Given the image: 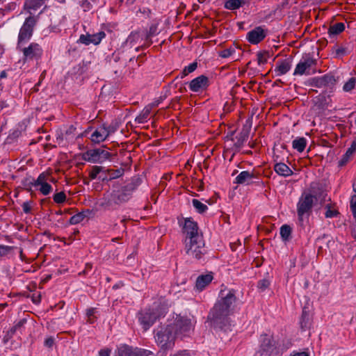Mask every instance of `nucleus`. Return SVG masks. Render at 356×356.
<instances>
[{
  "label": "nucleus",
  "mask_w": 356,
  "mask_h": 356,
  "mask_svg": "<svg viewBox=\"0 0 356 356\" xmlns=\"http://www.w3.org/2000/svg\"><path fill=\"white\" fill-rule=\"evenodd\" d=\"M106 129V133L108 136L115 133L120 127V123L116 120H113L108 125L106 124H102Z\"/></svg>",
  "instance_id": "obj_33"
},
{
  "label": "nucleus",
  "mask_w": 356,
  "mask_h": 356,
  "mask_svg": "<svg viewBox=\"0 0 356 356\" xmlns=\"http://www.w3.org/2000/svg\"><path fill=\"white\" fill-rule=\"evenodd\" d=\"M261 348L263 351L266 353H271L273 349V344L272 341L270 339H264Z\"/></svg>",
  "instance_id": "obj_43"
},
{
  "label": "nucleus",
  "mask_w": 356,
  "mask_h": 356,
  "mask_svg": "<svg viewBox=\"0 0 356 356\" xmlns=\"http://www.w3.org/2000/svg\"><path fill=\"white\" fill-rule=\"evenodd\" d=\"M152 111L151 106H147L141 113L136 118L135 121L139 124H143L147 121V119Z\"/></svg>",
  "instance_id": "obj_30"
},
{
  "label": "nucleus",
  "mask_w": 356,
  "mask_h": 356,
  "mask_svg": "<svg viewBox=\"0 0 356 356\" xmlns=\"http://www.w3.org/2000/svg\"><path fill=\"white\" fill-rule=\"evenodd\" d=\"M45 0H27L24 6L28 9L37 10L44 2Z\"/></svg>",
  "instance_id": "obj_35"
},
{
  "label": "nucleus",
  "mask_w": 356,
  "mask_h": 356,
  "mask_svg": "<svg viewBox=\"0 0 356 356\" xmlns=\"http://www.w3.org/2000/svg\"><path fill=\"white\" fill-rule=\"evenodd\" d=\"M270 285V282L266 279L261 280L257 283V288L260 291H264L266 289L268 288Z\"/></svg>",
  "instance_id": "obj_49"
},
{
  "label": "nucleus",
  "mask_w": 356,
  "mask_h": 356,
  "mask_svg": "<svg viewBox=\"0 0 356 356\" xmlns=\"http://www.w3.org/2000/svg\"><path fill=\"white\" fill-rule=\"evenodd\" d=\"M356 84V78L351 77L349 79V80L345 83V84L343 86V90L345 92H350L351 91L355 86Z\"/></svg>",
  "instance_id": "obj_44"
},
{
  "label": "nucleus",
  "mask_w": 356,
  "mask_h": 356,
  "mask_svg": "<svg viewBox=\"0 0 356 356\" xmlns=\"http://www.w3.org/2000/svg\"><path fill=\"white\" fill-rule=\"evenodd\" d=\"M156 344L160 347L158 356H166L167 351L175 346L176 336L173 327L170 325H161L154 331Z\"/></svg>",
  "instance_id": "obj_2"
},
{
  "label": "nucleus",
  "mask_w": 356,
  "mask_h": 356,
  "mask_svg": "<svg viewBox=\"0 0 356 356\" xmlns=\"http://www.w3.org/2000/svg\"><path fill=\"white\" fill-rule=\"evenodd\" d=\"M189 352L186 350H179L175 354L170 355V356H189Z\"/></svg>",
  "instance_id": "obj_57"
},
{
  "label": "nucleus",
  "mask_w": 356,
  "mask_h": 356,
  "mask_svg": "<svg viewBox=\"0 0 356 356\" xmlns=\"http://www.w3.org/2000/svg\"><path fill=\"white\" fill-rule=\"evenodd\" d=\"M274 170L279 175L286 177L293 175L292 170L284 163H277L274 165Z\"/></svg>",
  "instance_id": "obj_23"
},
{
  "label": "nucleus",
  "mask_w": 356,
  "mask_h": 356,
  "mask_svg": "<svg viewBox=\"0 0 356 356\" xmlns=\"http://www.w3.org/2000/svg\"><path fill=\"white\" fill-rule=\"evenodd\" d=\"M236 298L234 290H221L219 298L211 309L207 319L215 330L227 331L231 326Z\"/></svg>",
  "instance_id": "obj_1"
},
{
  "label": "nucleus",
  "mask_w": 356,
  "mask_h": 356,
  "mask_svg": "<svg viewBox=\"0 0 356 356\" xmlns=\"http://www.w3.org/2000/svg\"><path fill=\"white\" fill-rule=\"evenodd\" d=\"M101 172L106 173V168L102 166L95 165L90 172L89 176L92 179H95Z\"/></svg>",
  "instance_id": "obj_39"
},
{
  "label": "nucleus",
  "mask_w": 356,
  "mask_h": 356,
  "mask_svg": "<svg viewBox=\"0 0 356 356\" xmlns=\"http://www.w3.org/2000/svg\"><path fill=\"white\" fill-rule=\"evenodd\" d=\"M31 204H32V202L31 201H26V202H24L23 204H22V209H23V211L25 213H31Z\"/></svg>",
  "instance_id": "obj_53"
},
{
  "label": "nucleus",
  "mask_w": 356,
  "mask_h": 356,
  "mask_svg": "<svg viewBox=\"0 0 356 356\" xmlns=\"http://www.w3.org/2000/svg\"><path fill=\"white\" fill-rule=\"evenodd\" d=\"M300 327L302 330L309 328L310 325L309 314L305 310L302 311L301 318L300 320Z\"/></svg>",
  "instance_id": "obj_34"
},
{
  "label": "nucleus",
  "mask_w": 356,
  "mask_h": 356,
  "mask_svg": "<svg viewBox=\"0 0 356 356\" xmlns=\"http://www.w3.org/2000/svg\"><path fill=\"white\" fill-rule=\"evenodd\" d=\"M26 322L25 318L20 320L17 323H16L14 326H13L8 331V335L10 337H12L17 332V330H19Z\"/></svg>",
  "instance_id": "obj_41"
},
{
  "label": "nucleus",
  "mask_w": 356,
  "mask_h": 356,
  "mask_svg": "<svg viewBox=\"0 0 356 356\" xmlns=\"http://www.w3.org/2000/svg\"><path fill=\"white\" fill-rule=\"evenodd\" d=\"M107 138L108 136L106 133V129L102 125L100 127L97 128L91 134L90 140H92V142L95 143H99L101 142L104 141Z\"/></svg>",
  "instance_id": "obj_20"
},
{
  "label": "nucleus",
  "mask_w": 356,
  "mask_h": 356,
  "mask_svg": "<svg viewBox=\"0 0 356 356\" xmlns=\"http://www.w3.org/2000/svg\"><path fill=\"white\" fill-rule=\"evenodd\" d=\"M111 350L110 348H103L99 351V356H110Z\"/></svg>",
  "instance_id": "obj_55"
},
{
  "label": "nucleus",
  "mask_w": 356,
  "mask_h": 356,
  "mask_svg": "<svg viewBox=\"0 0 356 356\" xmlns=\"http://www.w3.org/2000/svg\"><path fill=\"white\" fill-rule=\"evenodd\" d=\"M290 356H309V354L306 352L293 353Z\"/></svg>",
  "instance_id": "obj_61"
},
{
  "label": "nucleus",
  "mask_w": 356,
  "mask_h": 356,
  "mask_svg": "<svg viewBox=\"0 0 356 356\" xmlns=\"http://www.w3.org/2000/svg\"><path fill=\"white\" fill-rule=\"evenodd\" d=\"M257 63L259 65H264L267 63L268 59L270 58L268 51H259L257 53Z\"/></svg>",
  "instance_id": "obj_40"
},
{
  "label": "nucleus",
  "mask_w": 356,
  "mask_h": 356,
  "mask_svg": "<svg viewBox=\"0 0 356 356\" xmlns=\"http://www.w3.org/2000/svg\"><path fill=\"white\" fill-rule=\"evenodd\" d=\"M213 280L211 273L201 275L197 277L195 283V287L199 291H202L207 285H209Z\"/></svg>",
  "instance_id": "obj_21"
},
{
  "label": "nucleus",
  "mask_w": 356,
  "mask_h": 356,
  "mask_svg": "<svg viewBox=\"0 0 356 356\" xmlns=\"http://www.w3.org/2000/svg\"><path fill=\"white\" fill-rule=\"evenodd\" d=\"M209 85L207 76L201 75L193 79L189 83V88L193 92H199L205 89Z\"/></svg>",
  "instance_id": "obj_18"
},
{
  "label": "nucleus",
  "mask_w": 356,
  "mask_h": 356,
  "mask_svg": "<svg viewBox=\"0 0 356 356\" xmlns=\"http://www.w3.org/2000/svg\"><path fill=\"white\" fill-rule=\"evenodd\" d=\"M291 234V228L288 225H284L280 228V235L283 241H289Z\"/></svg>",
  "instance_id": "obj_36"
},
{
  "label": "nucleus",
  "mask_w": 356,
  "mask_h": 356,
  "mask_svg": "<svg viewBox=\"0 0 356 356\" xmlns=\"http://www.w3.org/2000/svg\"><path fill=\"white\" fill-rule=\"evenodd\" d=\"M36 20L33 17H29L26 19L24 24L19 30L18 35L17 48H21L22 46L27 42L31 38L35 26Z\"/></svg>",
  "instance_id": "obj_9"
},
{
  "label": "nucleus",
  "mask_w": 356,
  "mask_h": 356,
  "mask_svg": "<svg viewBox=\"0 0 356 356\" xmlns=\"http://www.w3.org/2000/svg\"><path fill=\"white\" fill-rule=\"evenodd\" d=\"M152 353L149 350L140 348H134L124 344L118 348L115 356H149Z\"/></svg>",
  "instance_id": "obj_11"
},
{
  "label": "nucleus",
  "mask_w": 356,
  "mask_h": 356,
  "mask_svg": "<svg viewBox=\"0 0 356 356\" xmlns=\"http://www.w3.org/2000/svg\"><path fill=\"white\" fill-rule=\"evenodd\" d=\"M258 179V176L254 172L242 171L235 178L234 183L240 185H250Z\"/></svg>",
  "instance_id": "obj_16"
},
{
  "label": "nucleus",
  "mask_w": 356,
  "mask_h": 356,
  "mask_svg": "<svg viewBox=\"0 0 356 356\" xmlns=\"http://www.w3.org/2000/svg\"><path fill=\"white\" fill-rule=\"evenodd\" d=\"M150 45H151V44H149V43H148L147 42L145 41V42H144L143 44H141V45H140V46H138V47H136L135 48V51H136V52H138V51H140V50L145 49H147V47H149Z\"/></svg>",
  "instance_id": "obj_58"
},
{
  "label": "nucleus",
  "mask_w": 356,
  "mask_h": 356,
  "mask_svg": "<svg viewBox=\"0 0 356 356\" xmlns=\"http://www.w3.org/2000/svg\"><path fill=\"white\" fill-rule=\"evenodd\" d=\"M54 339L52 337L47 338L44 341V345L49 348L51 347L54 345Z\"/></svg>",
  "instance_id": "obj_59"
},
{
  "label": "nucleus",
  "mask_w": 356,
  "mask_h": 356,
  "mask_svg": "<svg viewBox=\"0 0 356 356\" xmlns=\"http://www.w3.org/2000/svg\"><path fill=\"white\" fill-rule=\"evenodd\" d=\"M142 40H145L144 31L141 30L134 31L128 35L124 44L131 48Z\"/></svg>",
  "instance_id": "obj_19"
},
{
  "label": "nucleus",
  "mask_w": 356,
  "mask_h": 356,
  "mask_svg": "<svg viewBox=\"0 0 356 356\" xmlns=\"http://www.w3.org/2000/svg\"><path fill=\"white\" fill-rule=\"evenodd\" d=\"M91 213V211L87 209L84 211L79 212L74 216H72L70 219V223L71 225H76L83 220L85 218L88 216V215Z\"/></svg>",
  "instance_id": "obj_27"
},
{
  "label": "nucleus",
  "mask_w": 356,
  "mask_h": 356,
  "mask_svg": "<svg viewBox=\"0 0 356 356\" xmlns=\"http://www.w3.org/2000/svg\"><path fill=\"white\" fill-rule=\"evenodd\" d=\"M39 186H40V188H39V191L44 195H49L52 190L51 186L49 184H48L47 182L43 183Z\"/></svg>",
  "instance_id": "obj_45"
},
{
  "label": "nucleus",
  "mask_w": 356,
  "mask_h": 356,
  "mask_svg": "<svg viewBox=\"0 0 356 356\" xmlns=\"http://www.w3.org/2000/svg\"><path fill=\"white\" fill-rule=\"evenodd\" d=\"M91 6L90 3L88 0L81 1V7L83 8L84 11L90 10Z\"/></svg>",
  "instance_id": "obj_56"
},
{
  "label": "nucleus",
  "mask_w": 356,
  "mask_h": 356,
  "mask_svg": "<svg viewBox=\"0 0 356 356\" xmlns=\"http://www.w3.org/2000/svg\"><path fill=\"white\" fill-rule=\"evenodd\" d=\"M110 156L111 154L108 151L101 148H96L87 150L83 154L82 158L88 162L101 163Z\"/></svg>",
  "instance_id": "obj_10"
},
{
  "label": "nucleus",
  "mask_w": 356,
  "mask_h": 356,
  "mask_svg": "<svg viewBox=\"0 0 356 356\" xmlns=\"http://www.w3.org/2000/svg\"><path fill=\"white\" fill-rule=\"evenodd\" d=\"M356 150V138L351 143L350 147L347 149L345 154L343 155L341 159L339 161V165L340 166H343L345 165L350 158V156L355 152Z\"/></svg>",
  "instance_id": "obj_26"
},
{
  "label": "nucleus",
  "mask_w": 356,
  "mask_h": 356,
  "mask_svg": "<svg viewBox=\"0 0 356 356\" xmlns=\"http://www.w3.org/2000/svg\"><path fill=\"white\" fill-rule=\"evenodd\" d=\"M75 128L73 126H71L69 127V129L65 131L66 136H70L73 134V132L75 131Z\"/></svg>",
  "instance_id": "obj_62"
},
{
  "label": "nucleus",
  "mask_w": 356,
  "mask_h": 356,
  "mask_svg": "<svg viewBox=\"0 0 356 356\" xmlns=\"http://www.w3.org/2000/svg\"><path fill=\"white\" fill-rule=\"evenodd\" d=\"M317 60L309 54L303 56L299 63L297 64L293 75H310L316 72V65Z\"/></svg>",
  "instance_id": "obj_7"
},
{
  "label": "nucleus",
  "mask_w": 356,
  "mask_h": 356,
  "mask_svg": "<svg viewBox=\"0 0 356 356\" xmlns=\"http://www.w3.org/2000/svg\"><path fill=\"white\" fill-rule=\"evenodd\" d=\"M46 178H47V175H45L44 172H42L41 173L38 177L35 179V186H38L39 185L43 184V183H46Z\"/></svg>",
  "instance_id": "obj_51"
},
{
  "label": "nucleus",
  "mask_w": 356,
  "mask_h": 356,
  "mask_svg": "<svg viewBox=\"0 0 356 356\" xmlns=\"http://www.w3.org/2000/svg\"><path fill=\"white\" fill-rule=\"evenodd\" d=\"M159 305H154L152 308L142 311L138 314V320L145 331L147 330L156 321L163 315Z\"/></svg>",
  "instance_id": "obj_4"
},
{
  "label": "nucleus",
  "mask_w": 356,
  "mask_h": 356,
  "mask_svg": "<svg viewBox=\"0 0 356 356\" xmlns=\"http://www.w3.org/2000/svg\"><path fill=\"white\" fill-rule=\"evenodd\" d=\"M173 327L176 337H189L193 330L191 320L186 317L177 318L173 323L169 324Z\"/></svg>",
  "instance_id": "obj_8"
},
{
  "label": "nucleus",
  "mask_w": 356,
  "mask_h": 356,
  "mask_svg": "<svg viewBox=\"0 0 356 356\" xmlns=\"http://www.w3.org/2000/svg\"><path fill=\"white\" fill-rule=\"evenodd\" d=\"M19 131H14V132L12 134V135H9V136H8V138H7L8 141H9L11 138H13H13L18 137V136H19Z\"/></svg>",
  "instance_id": "obj_63"
},
{
  "label": "nucleus",
  "mask_w": 356,
  "mask_h": 356,
  "mask_svg": "<svg viewBox=\"0 0 356 356\" xmlns=\"http://www.w3.org/2000/svg\"><path fill=\"white\" fill-rule=\"evenodd\" d=\"M307 145V140L303 138H297L292 142V147L299 152H302L305 150Z\"/></svg>",
  "instance_id": "obj_28"
},
{
  "label": "nucleus",
  "mask_w": 356,
  "mask_h": 356,
  "mask_svg": "<svg viewBox=\"0 0 356 356\" xmlns=\"http://www.w3.org/2000/svg\"><path fill=\"white\" fill-rule=\"evenodd\" d=\"M327 194L322 191L319 195H312L310 193L302 194L297 204V213L300 221L303 220V216L309 214L312 211L314 200L318 201L321 198V204L325 201Z\"/></svg>",
  "instance_id": "obj_3"
},
{
  "label": "nucleus",
  "mask_w": 356,
  "mask_h": 356,
  "mask_svg": "<svg viewBox=\"0 0 356 356\" xmlns=\"http://www.w3.org/2000/svg\"><path fill=\"white\" fill-rule=\"evenodd\" d=\"M336 83V78L331 74H327L319 77H314L309 80V85L316 88H332Z\"/></svg>",
  "instance_id": "obj_12"
},
{
  "label": "nucleus",
  "mask_w": 356,
  "mask_h": 356,
  "mask_svg": "<svg viewBox=\"0 0 356 356\" xmlns=\"http://www.w3.org/2000/svg\"><path fill=\"white\" fill-rule=\"evenodd\" d=\"M124 169L123 168H119L117 170H112V169H106V173H108L109 175V178L105 176L100 175L99 177V179H100L102 181L107 180V179H113L120 177L124 174Z\"/></svg>",
  "instance_id": "obj_24"
},
{
  "label": "nucleus",
  "mask_w": 356,
  "mask_h": 356,
  "mask_svg": "<svg viewBox=\"0 0 356 356\" xmlns=\"http://www.w3.org/2000/svg\"><path fill=\"white\" fill-rule=\"evenodd\" d=\"M197 67V63L194 62V63H191L189 65L185 67V68L186 69V70L188 73H191L196 70Z\"/></svg>",
  "instance_id": "obj_54"
},
{
  "label": "nucleus",
  "mask_w": 356,
  "mask_h": 356,
  "mask_svg": "<svg viewBox=\"0 0 356 356\" xmlns=\"http://www.w3.org/2000/svg\"><path fill=\"white\" fill-rule=\"evenodd\" d=\"M144 31V37L145 41L147 42L149 44H152L153 41L152 38L156 35H157V26L155 24H152L148 31Z\"/></svg>",
  "instance_id": "obj_31"
},
{
  "label": "nucleus",
  "mask_w": 356,
  "mask_h": 356,
  "mask_svg": "<svg viewBox=\"0 0 356 356\" xmlns=\"http://www.w3.org/2000/svg\"><path fill=\"white\" fill-rule=\"evenodd\" d=\"M345 29V24L342 22L334 24L330 26L328 33L332 35H338L343 32Z\"/></svg>",
  "instance_id": "obj_32"
},
{
  "label": "nucleus",
  "mask_w": 356,
  "mask_h": 356,
  "mask_svg": "<svg viewBox=\"0 0 356 356\" xmlns=\"http://www.w3.org/2000/svg\"><path fill=\"white\" fill-rule=\"evenodd\" d=\"M348 49L343 47H337L335 49V56L337 58H340L347 54Z\"/></svg>",
  "instance_id": "obj_50"
},
{
  "label": "nucleus",
  "mask_w": 356,
  "mask_h": 356,
  "mask_svg": "<svg viewBox=\"0 0 356 356\" xmlns=\"http://www.w3.org/2000/svg\"><path fill=\"white\" fill-rule=\"evenodd\" d=\"M97 313V309L96 308H89L86 310V316L88 318L87 322L92 324L95 322L97 319V316H95V314Z\"/></svg>",
  "instance_id": "obj_42"
},
{
  "label": "nucleus",
  "mask_w": 356,
  "mask_h": 356,
  "mask_svg": "<svg viewBox=\"0 0 356 356\" xmlns=\"http://www.w3.org/2000/svg\"><path fill=\"white\" fill-rule=\"evenodd\" d=\"M192 204L199 213H203L208 209V207L206 204L202 203L197 199H193L192 200Z\"/></svg>",
  "instance_id": "obj_37"
},
{
  "label": "nucleus",
  "mask_w": 356,
  "mask_h": 356,
  "mask_svg": "<svg viewBox=\"0 0 356 356\" xmlns=\"http://www.w3.org/2000/svg\"><path fill=\"white\" fill-rule=\"evenodd\" d=\"M54 201L57 204H61L65 202L66 195L64 192L61 191L54 195Z\"/></svg>",
  "instance_id": "obj_48"
},
{
  "label": "nucleus",
  "mask_w": 356,
  "mask_h": 356,
  "mask_svg": "<svg viewBox=\"0 0 356 356\" xmlns=\"http://www.w3.org/2000/svg\"><path fill=\"white\" fill-rule=\"evenodd\" d=\"M246 3V0H227L225 3V7L229 10H236Z\"/></svg>",
  "instance_id": "obj_29"
},
{
  "label": "nucleus",
  "mask_w": 356,
  "mask_h": 356,
  "mask_svg": "<svg viewBox=\"0 0 356 356\" xmlns=\"http://www.w3.org/2000/svg\"><path fill=\"white\" fill-rule=\"evenodd\" d=\"M234 52H235V50L234 49L229 48V49H224L222 51H220L219 53V56L222 58H228L231 55H232L233 53H234Z\"/></svg>",
  "instance_id": "obj_52"
},
{
  "label": "nucleus",
  "mask_w": 356,
  "mask_h": 356,
  "mask_svg": "<svg viewBox=\"0 0 356 356\" xmlns=\"http://www.w3.org/2000/svg\"><path fill=\"white\" fill-rule=\"evenodd\" d=\"M204 245L202 236H197L195 239H186V253L189 257L200 260L207 253Z\"/></svg>",
  "instance_id": "obj_5"
},
{
  "label": "nucleus",
  "mask_w": 356,
  "mask_h": 356,
  "mask_svg": "<svg viewBox=\"0 0 356 356\" xmlns=\"http://www.w3.org/2000/svg\"><path fill=\"white\" fill-rule=\"evenodd\" d=\"M183 229L184 232L187 235V240L195 239L197 236H202V235L198 232L197 223L191 218L185 219Z\"/></svg>",
  "instance_id": "obj_14"
},
{
  "label": "nucleus",
  "mask_w": 356,
  "mask_h": 356,
  "mask_svg": "<svg viewBox=\"0 0 356 356\" xmlns=\"http://www.w3.org/2000/svg\"><path fill=\"white\" fill-rule=\"evenodd\" d=\"M14 249L15 247L13 246L0 245V258L1 259L8 257V255L13 252Z\"/></svg>",
  "instance_id": "obj_38"
},
{
  "label": "nucleus",
  "mask_w": 356,
  "mask_h": 356,
  "mask_svg": "<svg viewBox=\"0 0 356 356\" xmlns=\"http://www.w3.org/2000/svg\"><path fill=\"white\" fill-rule=\"evenodd\" d=\"M291 67V60L285 59L277 63L275 73L277 76H281L287 73Z\"/></svg>",
  "instance_id": "obj_22"
},
{
  "label": "nucleus",
  "mask_w": 356,
  "mask_h": 356,
  "mask_svg": "<svg viewBox=\"0 0 356 356\" xmlns=\"http://www.w3.org/2000/svg\"><path fill=\"white\" fill-rule=\"evenodd\" d=\"M135 188L136 185L134 183H130L120 190L113 191L106 203V206L109 207L113 204H120L127 202L131 198Z\"/></svg>",
  "instance_id": "obj_6"
},
{
  "label": "nucleus",
  "mask_w": 356,
  "mask_h": 356,
  "mask_svg": "<svg viewBox=\"0 0 356 356\" xmlns=\"http://www.w3.org/2000/svg\"><path fill=\"white\" fill-rule=\"evenodd\" d=\"M266 35V31L261 26H257L247 33V39L251 44H258Z\"/></svg>",
  "instance_id": "obj_17"
},
{
  "label": "nucleus",
  "mask_w": 356,
  "mask_h": 356,
  "mask_svg": "<svg viewBox=\"0 0 356 356\" xmlns=\"http://www.w3.org/2000/svg\"><path fill=\"white\" fill-rule=\"evenodd\" d=\"M35 179L31 177L25 178L22 181L23 186L29 191L31 190L33 186H35Z\"/></svg>",
  "instance_id": "obj_47"
},
{
  "label": "nucleus",
  "mask_w": 356,
  "mask_h": 356,
  "mask_svg": "<svg viewBox=\"0 0 356 356\" xmlns=\"http://www.w3.org/2000/svg\"><path fill=\"white\" fill-rule=\"evenodd\" d=\"M355 206H356V195H354L352 196L351 200H350V207H355Z\"/></svg>",
  "instance_id": "obj_64"
},
{
  "label": "nucleus",
  "mask_w": 356,
  "mask_h": 356,
  "mask_svg": "<svg viewBox=\"0 0 356 356\" xmlns=\"http://www.w3.org/2000/svg\"><path fill=\"white\" fill-rule=\"evenodd\" d=\"M105 35L106 34L104 31H100L95 34H82L80 35L78 42L85 45H89L90 44L97 45L101 42Z\"/></svg>",
  "instance_id": "obj_15"
},
{
  "label": "nucleus",
  "mask_w": 356,
  "mask_h": 356,
  "mask_svg": "<svg viewBox=\"0 0 356 356\" xmlns=\"http://www.w3.org/2000/svg\"><path fill=\"white\" fill-rule=\"evenodd\" d=\"M32 300L34 303L38 304L40 302V295L33 294L32 296Z\"/></svg>",
  "instance_id": "obj_60"
},
{
  "label": "nucleus",
  "mask_w": 356,
  "mask_h": 356,
  "mask_svg": "<svg viewBox=\"0 0 356 356\" xmlns=\"http://www.w3.org/2000/svg\"><path fill=\"white\" fill-rule=\"evenodd\" d=\"M18 49L23 53L24 60H37L42 54V48L35 42L31 43L28 47L22 46Z\"/></svg>",
  "instance_id": "obj_13"
},
{
  "label": "nucleus",
  "mask_w": 356,
  "mask_h": 356,
  "mask_svg": "<svg viewBox=\"0 0 356 356\" xmlns=\"http://www.w3.org/2000/svg\"><path fill=\"white\" fill-rule=\"evenodd\" d=\"M247 123H248V121H247ZM250 128H251L250 124H246L243 126L242 131H241V133L238 135L237 143H236V145L237 146H238V147L241 146L243 144V143L247 140L248 136H249V132H250Z\"/></svg>",
  "instance_id": "obj_25"
},
{
  "label": "nucleus",
  "mask_w": 356,
  "mask_h": 356,
  "mask_svg": "<svg viewBox=\"0 0 356 356\" xmlns=\"http://www.w3.org/2000/svg\"><path fill=\"white\" fill-rule=\"evenodd\" d=\"M325 209L327 211L325 213V216L327 218L337 217L339 214L337 210H333L331 209V205L330 204L325 205Z\"/></svg>",
  "instance_id": "obj_46"
}]
</instances>
